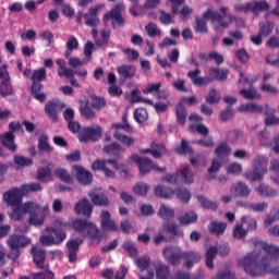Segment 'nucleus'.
<instances>
[{
    "label": "nucleus",
    "instance_id": "f257e3e1",
    "mask_svg": "<svg viewBox=\"0 0 279 279\" xmlns=\"http://www.w3.org/2000/svg\"><path fill=\"white\" fill-rule=\"evenodd\" d=\"M240 265L243 267L245 274L253 276V278L256 276H265V274L279 276V267L271 268V259L256 251L244 256L240 260Z\"/></svg>",
    "mask_w": 279,
    "mask_h": 279
},
{
    "label": "nucleus",
    "instance_id": "f03ea898",
    "mask_svg": "<svg viewBox=\"0 0 279 279\" xmlns=\"http://www.w3.org/2000/svg\"><path fill=\"white\" fill-rule=\"evenodd\" d=\"M66 222L56 220L51 227L46 228L47 234L39 238V243L51 247V245H60L66 241Z\"/></svg>",
    "mask_w": 279,
    "mask_h": 279
},
{
    "label": "nucleus",
    "instance_id": "7ed1b4c3",
    "mask_svg": "<svg viewBox=\"0 0 279 279\" xmlns=\"http://www.w3.org/2000/svg\"><path fill=\"white\" fill-rule=\"evenodd\" d=\"M31 80L33 82L31 86V95H33L34 99L44 104V101L47 100V95L43 92L44 86L40 82H45V80H47V70H45V68L35 70Z\"/></svg>",
    "mask_w": 279,
    "mask_h": 279
},
{
    "label": "nucleus",
    "instance_id": "20e7f679",
    "mask_svg": "<svg viewBox=\"0 0 279 279\" xmlns=\"http://www.w3.org/2000/svg\"><path fill=\"white\" fill-rule=\"evenodd\" d=\"M267 171V158L257 156L253 161V169L246 170L243 175L248 182H260Z\"/></svg>",
    "mask_w": 279,
    "mask_h": 279
},
{
    "label": "nucleus",
    "instance_id": "39448f33",
    "mask_svg": "<svg viewBox=\"0 0 279 279\" xmlns=\"http://www.w3.org/2000/svg\"><path fill=\"white\" fill-rule=\"evenodd\" d=\"M158 217L163 220V231L162 234L169 236V239L175 238V222L169 223L175 217V210L173 208L167 207V205H161L157 213Z\"/></svg>",
    "mask_w": 279,
    "mask_h": 279
},
{
    "label": "nucleus",
    "instance_id": "423d86ee",
    "mask_svg": "<svg viewBox=\"0 0 279 279\" xmlns=\"http://www.w3.org/2000/svg\"><path fill=\"white\" fill-rule=\"evenodd\" d=\"M7 243L11 250L9 258H11V260H16V258L21 256V248L27 247V245L32 243V240L25 235L12 234L7 240Z\"/></svg>",
    "mask_w": 279,
    "mask_h": 279
},
{
    "label": "nucleus",
    "instance_id": "0eeeda50",
    "mask_svg": "<svg viewBox=\"0 0 279 279\" xmlns=\"http://www.w3.org/2000/svg\"><path fill=\"white\" fill-rule=\"evenodd\" d=\"M217 254L222 258H226L228 254H230V246L227 244L217 246H209L205 253V265L207 269H215V258H217Z\"/></svg>",
    "mask_w": 279,
    "mask_h": 279
},
{
    "label": "nucleus",
    "instance_id": "6e6552de",
    "mask_svg": "<svg viewBox=\"0 0 279 279\" xmlns=\"http://www.w3.org/2000/svg\"><path fill=\"white\" fill-rule=\"evenodd\" d=\"M106 165H112L116 171H120V169L123 167V163H119L117 159H96L92 162V170L93 171H102L105 173L106 178H114V171L110 170Z\"/></svg>",
    "mask_w": 279,
    "mask_h": 279
},
{
    "label": "nucleus",
    "instance_id": "1a4fd4ad",
    "mask_svg": "<svg viewBox=\"0 0 279 279\" xmlns=\"http://www.w3.org/2000/svg\"><path fill=\"white\" fill-rule=\"evenodd\" d=\"M131 158L138 166L140 175H147L151 169H155V171H159L160 173H165L167 171L166 168H160L154 165V161H151L149 158L141 157L136 154L132 155Z\"/></svg>",
    "mask_w": 279,
    "mask_h": 279
},
{
    "label": "nucleus",
    "instance_id": "9d476101",
    "mask_svg": "<svg viewBox=\"0 0 279 279\" xmlns=\"http://www.w3.org/2000/svg\"><path fill=\"white\" fill-rule=\"evenodd\" d=\"M99 13V7L89 8L87 13H83L82 11L76 14V23L77 25H83L82 19L85 21V25L87 27H97L100 23L97 14Z\"/></svg>",
    "mask_w": 279,
    "mask_h": 279
},
{
    "label": "nucleus",
    "instance_id": "9b49d317",
    "mask_svg": "<svg viewBox=\"0 0 279 279\" xmlns=\"http://www.w3.org/2000/svg\"><path fill=\"white\" fill-rule=\"evenodd\" d=\"M125 10V4L123 2L117 3L109 13L105 15V20H112V27H123L125 25V20L123 19V11Z\"/></svg>",
    "mask_w": 279,
    "mask_h": 279
},
{
    "label": "nucleus",
    "instance_id": "f8f14e48",
    "mask_svg": "<svg viewBox=\"0 0 279 279\" xmlns=\"http://www.w3.org/2000/svg\"><path fill=\"white\" fill-rule=\"evenodd\" d=\"M101 136H104V129L101 126H87L78 134V141L81 143H88V141L97 143Z\"/></svg>",
    "mask_w": 279,
    "mask_h": 279
},
{
    "label": "nucleus",
    "instance_id": "ddd939ff",
    "mask_svg": "<svg viewBox=\"0 0 279 279\" xmlns=\"http://www.w3.org/2000/svg\"><path fill=\"white\" fill-rule=\"evenodd\" d=\"M3 201L5 202L7 206H21L23 204V197L25 194L23 193L22 187H11L2 195Z\"/></svg>",
    "mask_w": 279,
    "mask_h": 279
},
{
    "label": "nucleus",
    "instance_id": "4468645a",
    "mask_svg": "<svg viewBox=\"0 0 279 279\" xmlns=\"http://www.w3.org/2000/svg\"><path fill=\"white\" fill-rule=\"evenodd\" d=\"M28 209V223L29 226H43L45 223V208L40 207V205L31 202Z\"/></svg>",
    "mask_w": 279,
    "mask_h": 279
},
{
    "label": "nucleus",
    "instance_id": "2eb2a0df",
    "mask_svg": "<svg viewBox=\"0 0 279 279\" xmlns=\"http://www.w3.org/2000/svg\"><path fill=\"white\" fill-rule=\"evenodd\" d=\"M33 263L37 269H46L45 260H47V251L39 245L33 244L31 247Z\"/></svg>",
    "mask_w": 279,
    "mask_h": 279
},
{
    "label": "nucleus",
    "instance_id": "dca6fc26",
    "mask_svg": "<svg viewBox=\"0 0 279 279\" xmlns=\"http://www.w3.org/2000/svg\"><path fill=\"white\" fill-rule=\"evenodd\" d=\"M185 260V267L187 269H191L195 263H199L202 260V255L195 252H185V253H177L175 254V260Z\"/></svg>",
    "mask_w": 279,
    "mask_h": 279
},
{
    "label": "nucleus",
    "instance_id": "f3484780",
    "mask_svg": "<svg viewBox=\"0 0 279 279\" xmlns=\"http://www.w3.org/2000/svg\"><path fill=\"white\" fill-rule=\"evenodd\" d=\"M110 211L108 210H102L100 213V228L101 230L108 232H117V230H119V228L117 227V222L110 219Z\"/></svg>",
    "mask_w": 279,
    "mask_h": 279
},
{
    "label": "nucleus",
    "instance_id": "a211bd4d",
    "mask_svg": "<svg viewBox=\"0 0 279 279\" xmlns=\"http://www.w3.org/2000/svg\"><path fill=\"white\" fill-rule=\"evenodd\" d=\"M31 203L32 202H27L24 204L22 203L19 206H13V209L9 214L10 219H12V221H21V219L27 215L29 208L32 207Z\"/></svg>",
    "mask_w": 279,
    "mask_h": 279
},
{
    "label": "nucleus",
    "instance_id": "6ab92c4d",
    "mask_svg": "<svg viewBox=\"0 0 279 279\" xmlns=\"http://www.w3.org/2000/svg\"><path fill=\"white\" fill-rule=\"evenodd\" d=\"M151 266L155 269V275L157 279H172L171 277V268L165 265V263L160 260H155L151 263Z\"/></svg>",
    "mask_w": 279,
    "mask_h": 279
},
{
    "label": "nucleus",
    "instance_id": "aec40b11",
    "mask_svg": "<svg viewBox=\"0 0 279 279\" xmlns=\"http://www.w3.org/2000/svg\"><path fill=\"white\" fill-rule=\"evenodd\" d=\"M74 210L76 215L89 218L93 215V204H90L88 198H83L75 204Z\"/></svg>",
    "mask_w": 279,
    "mask_h": 279
},
{
    "label": "nucleus",
    "instance_id": "412c9836",
    "mask_svg": "<svg viewBox=\"0 0 279 279\" xmlns=\"http://www.w3.org/2000/svg\"><path fill=\"white\" fill-rule=\"evenodd\" d=\"M74 170L76 172V180L80 182V184H83V186H88L93 182V173L90 171L86 170L82 166H74Z\"/></svg>",
    "mask_w": 279,
    "mask_h": 279
},
{
    "label": "nucleus",
    "instance_id": "4be33fe9",
    "mask_svg": "<svg viewBox=\"0 0 279 279\" xmlns=\"http://www.w3.org/2000/svg\"><path fill=\"white\" fill-rule=\"evenodd\" d=\"M80 245L82 242L77 240H69L65 244L69 263H75L77 260V254L80 252Z\"/></svg>",
    "mask_w": 279,
    "mask_h": 279
},
{
    "label": "nucleus",
    "instance_id": "5701e85b",
    "mask_svg": "<svg viewBox=\"0 0 279 279\" xmlns=\"http://www.w3.org/2000/svg\"><path fill=\"white\" fill-rule=\"evenodd\" d=\"M201 73L202 71L199 69H196L194 71H190L187 73V77H190L194 86H208V84L213 82V78L208 76L202 77L199 76Z\"/></svg>",
    "mask_w": 279,
    "mask_h": 279
},
{
    "label": "nucleus",
    "instance_id": "b1692460",
    "mask_svg": "<svg viewBox=\"0 0 279 279\" xmlns=\"http://www.w3.org/2000/svg\"><path fill=\"white\" fill-rule=\"evenodd\" d=\"M83 236H88L90 243H101L102 235L99 233V228L95 223L89 222Z\"/></svg>",
    "mask_w": 279,
    "mask_h": 279
},
{
    "label": "nucleus",
    "instance_id": "393cba45",
    "mask_svg": "<svg viewBox=\"0 0 279 279\" xmlns=\"http://www.w3.org/2000/svg\"><path fill=\"white\" fill-rule=\"evenodd\" d=\"M102 151L108 156H112L117 160H121L123 158V147L120 146L119 143H112L102 148Z\"/></svg>",
    "mask_w": 279,
    "mask_h": 279
},
{
    "label": "nucleus",
    "instance_id": "a878e982",
    "mask_svg": "<svg viewBox=\"0 0 279 279\" xmlns=\"http://www.w3.org/2000/svg\"><path fill=\"white\" fill-rule=\"evenodd\" d=\"M215 154L220 162H225V160H228L230 158V154H232V148L226 142H222L215 148Z\"/></svg>",
    "mask_w": 279,
    "mask_h": 279
},
{
    "label": "nucleus",
    "instance_id": "bb28decb",
    "mask_svg": "<svg viewBox=\"0 0 279 279\" xmlns=\"http://www.w3.org/2000/svg\"><path fill=\"white\" fill-rule=\"evenodd\" d=\"M207 228L209 234H214L215 236H222V234H226V230H228V223L223 221H211Z\"/></svg>",
    "mask_w": 279,
    "mask_h": 279
},
{
    "label": "nucleus",
    "instance_id": "cd10ccee",
    "mask_svg": "<svg viewBox=\"0 0 279 279\" xmlns=\"http://www.w3.org/2000/svg\"><path fill=\"white\" fill-rule=\"evenodd\" d=\"M0 143L9 149V151H12L14 154L16 151V144L14 143V133L12 132H7L3 135H0Z\"/></svg>",
    "mask_w": 279,
    "mask_h": 279
},
{
    "label": "nucleus",
    "instance_id": "c85d7f7f",
    "mask_svg": "<svg viewBox=\"0 0 279 279\" xmlns=\"http://www.w3.org/2000/svg\"><path fill=\"white\" fill-rule=\"evenodd\" d=\"M12 95H14V87H12L9 72L7 77L0 82V97H12Z\"/></svg>",
    "mask_w": 279,
    "mask_h": 279
},
{
    "label": "nucleus",
    "instance_id": "c756f323",
    "mask_svg": "<svg viewBox=\"0 0 279 279\" xmlns=\"http://www.w3.org/2000/svg\"><path fill=\"white\" fill-rule=\"evenodd\" d=\"M251 4V12L252 14H254L255 16H258V14H260V12H269V2L262 0V1H250Z\"/></svg>",
    "mask_w": 279,
    "mask_h": 279
},
{
    "label": "nucleus",
    "instance_id": "7c9ffc66",
    "mask_svg": "<svg viewBox=\"0 0 279 279\" xmlns=\"http://www.w3.org/2000/svg\"><path fill=\"white\" fill-rule=\"evenodd\" d=\"M232 189L235 197H250V195H252L250 185L243 183L242 181L233 184Z\"/></svg>",
    "mask_w": 279,
    "mask_h": 279
},
{
    "label": "nucleus",
    "instance_id": "2f4dec72",
    "mask_svg": "<svg viewBox=\"0 0 279 279\" xmlns=\"http://www.w3.org/2000/svg\"><path fill=\"white\" fill-rule=\"evenodd\" d=\"M89 223L90 221L88 220L77 218L72 220V222L70 223V228H72V230L81 234V236H84V234H86V230Z\"/></svg>",
    "mask_w": 279,
    "mask_h": 279
},
{
    "label": "nucleus",
    "instance_id": "473e14b6",
    "mask_svg": "<svg viewBox=\"0 0 279 279\" xmlns=\"http://www.w3.org/2000/svg\"><path fill=\"white\" fill-rule=\"evenodd\" d=\"M118 74L124 80H132L136 76V66L122 64L117 68Z\"/></svg>",
    "mask_w": 279,
    "mask_h": 279
},
{
    "label": "nucleus",
    "instance_id": "72a5a7b5",
    "mask_svg": "<svg viewBox=\"0 0 279 279\" xmlns=\"http://www.w3.org/2000/svg\"><path fill=\"white\" fill-rule=\"evenodd\" d=\"M37 149H39V151H43L45 154H51L53 151L51 144H49V135L45 133L39 135Z\"/></svg>",
    "mask_w": 279,
    "mask_h": 279
},
{
    "label": "nucleus",
    "instance_id": "f704fd0d",
    "mask_svg": "<svg viewBox=\"0 0 279 279\" xmlns=\"http://www.w3.org/2000/svg\"><path fill=\"white\" fill-rule=\"evenodd\" d=\"M89 199L93 202L94 206H109L110 205V201L108 199V196H106L104 193L90 192Z\"/></svg>",
    "mask_w": 279,
    "mask_h": 279
},
{
    "label": "nucleus",
    "instance_id": "c9c22d12",
    "mask_svg": "<svg viewBox=\"0 0 279 279\" xmlns=\"http://www.w3.org/2000/svg\"><path fill=\"white\" fill-rule=\"evenodd\" d=\"M264 114L266 117L264 120L265 125L269 126V125H278L279 124V118L276 117V110L269 108V105L265 106Z\"/></svg>",
    "mask_w": 279,
    "mask_h": 279
},
{
    "label": "nucleus",
    "instance_id": "e433bc0d",
    "mask_svg": "<svg viewBox=\"0 0 279 279\" xmlns=\"http://www.w3.org/2000/svg\"><path fill=\"white\" fill-rule=\"evenodd\" d=\"M78 110L84 119H95V112L93 108H90V102L88 100H80Z\"/></svg>",
    "mask_w": 279,
    "mask_h": 279
},
{
    "label": "nucleus",
    "instance_id": "4c0bfd02",
    "mask_svg": "<svg viewBox=\"0 0 279 279\" xmlns=\"http://www.w3.org/2000/svg\"><path fill=\"white\" fill-rule=\"evenodd\" d=\"M178 175L181 177L182 182H184L185 184H193L194 182V178L195 174L193 173V170H191V166L186 165L184 166L180 173H177V178Z\"/></svg>",
    "mask_w": 279,
    "mask_h": 279
},
{
    "label": "nucleus",
    "instance_id": "58836bf2",
    "mask_svg": "<svg viewBox=\"0 0 279 279\" xmlns=\"http://www.w3.org/2000/svg\"><path fill=\"white\" fill-rule=\"evenodd\" d=\"M45 113L49 119H51L53 122L58 121V102L54 100H49L45 105Z\"/></svg>",
    "mask_w": 279,
    "mask_h": 279
},
{
    "label": "nucleus",
    "instance_id": "ea45409f",
    "mask_svg": "<svg viewBox=\"0 0 279 279\" xmlns=\"http://www.w3.org/2000/svg\"><path fill=\"white\" fill-rule=\"evenodd\" d=\"M239 112H257L263 114V106L256 105L254 102L243 104L238 108Z\"/></svg>",
    "mask_w": 279,
    "mask_h": 279
},
{
    "label": "nucleus",
    "instance_id": "a19ab883",
    "mask_svg": "<svg viewBox=\"0 0 279 279\" xmlns=\"http://www.w3.org/2000/svg\"><path fill=\"white\" fill-rule=\"evenodd\" d=\"M196 198L205 210H217L219 208L217 202L210 201L204 195H197Z\"/></svg>",
    "mask_w": 279,
    "mask_h": 279
},
{
    "label": "nucleus",
    "instance_id": "79ce46f5",
    "mask_svg": "<svg viewBox=\"0 0 279 279\" xmlns=\"http://www.w3.org/2000/svg\"><path fill=\"white\" fill-rule=\"evenodd\" d=\"M173 193L171 187H165V185H157L155 187L156 197H161V199H169L172 197Z\"/></svg>",
    "mask_w": 279,
    "mask_h": 279
},
{
    "label": "nucleus",
    "instance_id": "37998d69",
    "mask_svg": "<svg viewBox=\"0 0 279 279\" xmlns=\"http://www.w3.org/2000/svg\"><path fill=\"white\" fill-rule=\"evenodd\" d=\"M163 258L168 265L175 266V247L166 246L162 250Z\"/></svg>",
    "mask_w": 279,
    "mask_h": 279
},
{
    "label": "nucleus",
    "instance_id": "c03bdc74",
    "mask_svg": "<svg viewBox=\"0 0 279 279\" xmlns=\"http://www.w3.org/2000/svg\"><path fill=\"white\" fill-rule=\"evenodd\" d=\"M198 216L195 211L185 213L179 217V221L182 226H191V223H197Z\"/></svg>",
    "mask_w": 279,
    "mask_h": 279
},
{
    "label": "nucleus",
    "instance_id": "a18cd8bd",
    "mask_svg": "<svg viewBox=\"0 0 279 279\" xmlns=\"http://www.w3.org/2000/svg\"><path fill=\"white\" fill-rule=\"evenodd\" d=\"M113 138H116V141H119V143L124 145V147H132V145H134V143H135L133 137H130L119 131L114 132Z\"/></svg>",
    "mask_w": 279,
    "mask_h": 279
},
{
    "label": "nucleus",
    "instance_id": "49530a36",
    "mask_svg": "<svg viewBox=\"0 0 279 279\" xmlns=\"http://www.w3.org/2000/svg\"><path fill=\"white\" fill-rule=\"evenodd\" d=\"M276 25L272 22H260L258 33L262 37L267 38V36H271L274 34V27Z\"/></svg>",
    "mask_w": 279,
    "mask_h": 279
},
{
    "label": "nucleus",
    "instance_id": "de8ad7c7",
    "mask_svg": "<svg viewBox=\"0 0 279 279\" xmlns=\"http://www.w3.org/2000/svg\"><path fill=\"white\" fill-rule=\"evenodd\" d=\"M54 175L65 184H71V182H73V178L71 177V173H69V170L64 168H58L57 170H54Z\"/></svg>",
    "mask_w": 279,
    "mask_h": 279
},
{
    "label": "nucleus",
    "instance_id": "09e8293b",
    "mask_svg": "<svg viewBox=\"0 0 279 279\" xmlns=\"http://www.w3.org/2000/svg\"><path fill=\"white\" fill-rule=\"evenodd\" d=\"M256 191L258 195H260V197H276V195H278V192H276V190L265 184H259Z\"/></svg>",
    "mask_w": 279,
    "mask_h": 279
},
{
    "label": "nucleus",
    "instance_id": "8fccbe9b",
    "mask_svg": "<svg viewBox=\"0 0 279 279\" xmlns=\"http://www.w3.org/2000/svg\"><path fill=\"white\" fill-rule=\"evenodd\" d=\"M269 171L272 173L270 175L272 182L279 184V159L270 160Z\"/></svg>",
    "mask_w": 279,
    "mask_h": 279
},
{
    "label": "nucleus",
    "instance_id": "3c124183",
    "mask_svg": "<svg viewBox=\"0 0 279 279\" xmlns=\"http://www.w3.org/2000/svg\"><path fill=\"white\" fill-rule=\"evenodd\" d=\"M133 119L136 123H145L147 119H149V114L147 113V109L145 108H137L134 110Z\"/></svg>",
    "mask_w": 279,
    "mask_h": 279
},
{
    "label": "nucleus",
    "instance_id": "603ef678",
    "mask_svg": "<svg viewBox=\"0 0 279 279\" xmlns=\"http://www.w3.org/2000/svg\"><path fill=\"white\" fill-rule=\"evenodd\" d=\"M241 221L244 226H246L247 232H254V230H257L258 228V222L256 221V218L252 216H243Z\"/></svg>",
    "mask_w": 279,
    "mask_h": 279
},
{
    "label": "nucleus",
    "instance_id": "864d4df0",
    "mask_svg": "<svg viewBox=\"0 0 279 279\" xmlns=\"http://www.w3.org/2000/svg\"><path fill=\"white\" fill-rule=\"evenodd\" d=\"M20 187L22 189L24 195H29V193H36V191H43V184L36 182L22 184Z\"/></svg>",
    "mask_w": 279,
    "mask_h": 279
},
{
    "label": "nucleus",
    "instance_id": "5fc2aeb1",
    "mask_svg": "<svg viewBox=\"0 0 279 279\" xmlns=\"http://www.w3.org/2000/svg\"><path fill=\"white\" fill-rule=\"evenodd\" d=\"M209 75H213L218 82H226L228 80V70H220L219 68H211L209 70Z\"/></svg>",
    "mask_w": 279,
    "mask_h": 279
},
{
    "label": "nucleus",
    "instance_id": "6e6d98bb",
    "mask_svg": "<svg viewBox=\"0 0 279 279\" xmlns=\"http://www.w3.org/2000/svg\"><path fill=\"white\" fill-rule=\"evenodd\" d=\"M135 265L140 269V271H145L149 268V265H151V258L148 255L137 257L135 259Z\"/></svg>",
    "mask_w": 279,
    "mask_h": 279
},
{
    "label": "nucleus",
    "instance_id": "4d7b16f0",
    "mask_svg": "<svg viewBox=\"0 0 279 279\" xmlns=\"http://www.w3.org/2000/svg\"><path fill=\"white\" fill-rule=\"evenodd\" d=\"M221 167H223V163H221L219 159H213L211 166L208 168V180H215L217 177L213 175V173H219V171H221Z\"/></svg>",
    "mask_w": 279,
    "mask_h": 279
},
{
    "label": "nucleus",
    "instance_id": "13d9d810",
    "mask_svg": "<svg viewBox=\"0 0 279 279\" xmlns=\"http://www.w3.org/2000/svg\"><path fill=\"white\" fill-rule=\"evenodd\" d=\"M177 197L183 204H189L191 202V191L186 187H179L177 189Z\"/></svg>",
    "mask_w": 279,
    "mask_h": 279
},
{
    "label": "nucleus",
    "instance_id": "bf43d9fd",
    "mask_svg": "<svg viewBox=\"0 0 279 279\" xmlns=\"http://www.w3.org/2000/svg\"><path fill=\"white\" fill-rule=\"evenodd\" d=\"M167 151L165 144L153 143L151 144V156L153 158H162V154Z\"/></svg>",
    "mask_w": 279,
    "mask_h": 279
},
{
    "label": "nucleus",
    "instance_id": "052dcab7",
    "mask_svg": "<svg viewBox=\"0 0 279 279\" xmlns=\"http://www.w3.org/2000/svg\"><path fill=\"white\" fill-rule=\"evenodd\" d=\"M45 271L32 272L34 279H53L56 274L52 270H49V265L45 268Z\"/></svg>",
    "mask_w": 279,
    "mask_h": 279
},
{
    "label": "nucleus",
    "instance_id": "680f3d73",
    "mask_svg": "<svg viewBox=\"0 0 279 279\" xmlns=\"http://www.w3.org/2000/svg\"><path fill=\"white\" fill-rule=\"evenodd\" d=\"M122 248L124 252H128V254L132 257L137 256L138 250L136 248V245H134V242L126 240L122 244Z\"/></svg>",
    "mask_w": 279,
    "mask_h": 279
},
{
    "label": "nucleus",
    "instance_id": "e2e57ef3",
    "mask_svg": "<svg viewBox=\"0 0 279 279\" xmlns=\"http://www.w3.org/2000/svg\"><path fill=\"white\" fill-rule=\"evenodd\" d=\"M177 151L178 154H182L183 156H191V154L194 153L193 147L191 146V144H189V141L186 140H182L181 146L177 148Z\"/></svg>",
    "mask_w": 279,
    "mask_h": 279
},
{
    "label": "nucleus",
    "instance_id": "0e129e2a",
    "mask_svg": "<svg viewBox=\"0 0 279 279\" xmlns=\"http://www.w3.org/2000/svg\"><path fill=\"white\" fill-rule=\"evenodd\" d=\"M46 178H51V168L49 167L38 168L36 180H38L39 182H44Z\"/></svg>",
    "mask_w": 279,
    "mask_h": 279
},
{
    "label": "nucleus",
    "instance_id": "69168bd1",
    "mask_svg": "<svg viewBox=\"0 0 279 279\" xmlns=\"http://www.w3.org/2000/svg\"><path fill=\"white\" fill-rule=\"evenodd\" d=\"M194 29L198 34H208V25L206 24V20L202 17H196V25Z\"/></svg>",
    "mask_w": 279,
    "mask_h": 279
},
{
    "label": "nucleus",
    "instance_id": "338daca9",
    "mask_svg": "<svg viewBox=\"0 0 279 279\" xmlns=\"http://www.w3.org/2000/svg\"><path fill=\"white\" fill-rule=\"evenodd\" d=\"M263 250L269 256H272L274 258H279V246H276L274 244H263Z\"/></svg>",
    "mask_w": 279,
    "mask_h": 279
},
{
    "label": "nucleus",
    "instance_id": "774afa93",
    "mask_svg": "<svg viewBox=\"0 0 279 279\" xmlns=\"http://www.w3.org/2000/svg\"><path fill=\"white\" fill-rule=\"evenodd\" d=\"M247 236V230L243 228V223L238 225L233 229V238L241 240Z\"/></svg>",
    "mask_w": 279,
    "mask_h": 279
}]
</instances>
